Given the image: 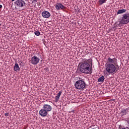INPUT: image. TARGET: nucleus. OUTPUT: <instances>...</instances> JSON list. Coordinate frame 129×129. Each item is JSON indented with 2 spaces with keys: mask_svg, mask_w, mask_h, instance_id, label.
Here are the masks:
<instances>
[{
  "mask_svg": "<svg viewBox=\"0 0 129 129\" xmlns=\"http://www.w3.org/2000/svg\"><path fill=\"white\" fill-rule=\"evenodd\" d=\"M75 87L79 90H84V89L86 87V83L84 79L78 80L75 83Z\"/></svg>",
  "mask_w": 129,
  "mask_h": 129,
  "instance_id": "obj_3",
  "label": "nucleus"
},
{
  "mask_svg": "<svg viewBox=\"0 0 129 129\" xmlns=\"http://www.w3.org/2000/svg\"><path fill=\"white\" fill-rule=\"evenodd\" d=\"M117 62V59L115 57L111 58L109 57L107 59V63L105 64V70L107 73L111 74L115 72L116 71L115 65Z\"/></svg>",
  "mask_w": 129,
  "mask_h": 129,
  "instance_id": "obj_1",
  "label": "nucleus"
},
{
  "mask_svg": "<svg viewBox=\"0 0 129 129\" xmlns=\"http://www.w3.org/2000/svg\"><path fill=\"white\" fill-rule=\"evenodd\" d=\"M61 94H62V92L59 91L57 95L55 97V102H57L59 101V99H60V96H61Z\"/></svg>",
  "mask_w": 129,
  "mask_h": 129,
  "instance_id": "obj_12",
  "label": "nucleus"
},
{
  "mask_svg": "<svg viewBox=\"0 0 129 129\" xmlns=\"http://www.w3.org/2000/svg\"><path fill=\"white\" fill-rule=\"evenodd\" d=\"M14 71H20L21 70V69H20V67H19V64L15 63V66L14 67Z\"/></svg>",
  "mask_w": 129,
  "mask_h": 129,
  "instance_id": "obj_13",
  "label": "nucleus"
},
{
  "mask_svg": "<svg viewBox=\"0 0 129 129\" xmlns=\"http://www.w3.org/2000/svg\"><path fill=\"white\" fill-rule=\"evenodd\" d=\"M129 112V107L126 108V109H123L120 112V114L121 116H123V115H126L128 114Z\"/></svg>",
  "mask_w": 129,
  "mask_h": 129,
  "instance_id": "obj_11",
  "label": "nucleus"
},
{
  "mask_svg": "<svg viewBox=\"0 0 129 129\" xmlns=\"http://www.w3.org/2000/svg\"><path fill=\"white\" fill-rule=\"evenodd\" d=\"M19 64L20 66H24L25 62H24L23 61H19Z\"/></svg>",
  "mask_w": 129,
  "mask_h": 129,
  "instance_id": "obj_18",
  "label": "nucleus"
},
{
  "mask_svg": "<svg viewBox=\"0 0 129 129\" xmlns=\"http://www.w3.org/2000/svg\"><path fill=\"white\" fill-rule=\"evenodd\" d=\"M15 4L19 8H23V7L26 6V2L24 0H16Z\"/></svg>",
  "mask_w": 129,
  "mask_h": 129,
  "instance_id": "obj_5",
  "label": "nucleus"
},
{
  "mask_svg": "<svg viewBox=\"0 0 129 129\" xmlns=\"http://www.w3.org/2000/svg\"><path fill=\"white\" fill-rule=\"evenodd\" d=\"M105 3H106V0H99V5H100V6L105 4Z\"/></svg>",
  "mask_w": 129,
  "mask_h": 129,
  "instance_id": "obj_16",
  "label": "nucleus"
},
{
  "mask_svg": "<svg viewBox=\"0 0 129 129\" xmlns=\"http://www.w3.org/2000/svg\"><path fill=\"white\" fill-rule=\"evenodd\" d=\"M129 23V13L122 15L121 20L119 21L120 25H126Z\"/></svg>",
  "mask_w": 129,
  "mask_h": 129,
  "instance_id": "obj_4",
  "label": "nucleus"
},
{
  "mask_svg": "<svg viewBox=\"0 0 129 129\" xmlns=\"http://www.w3.org/2000/svg\"><path fill=\"white\" fill-rule=\"evenodd\" d=\"M80 69L82 73H86L87 74L90 73L91 67H90V62L88 59H84L80 63Z\"/></svg>",
  "mask_w": 129,
  "mask_h": 129,
  "instance_id": "obj_2",
  "label": "nucleus"
},
{
  "mask_svg": "<svg viewBox=\"0 0 129 129\" xmlns=\"http://www.w3.org/2000/svg\"><path fill=\"white\" fill-rule=\"evenodd\" d=\"M5 115V116H9V115H10V114L9 113H6Z\"/></svg>",
  "mask_w": 129,
  "mask_h": 129,
  "instance_id": "obj_19",
  "label": "nucleus"
},
{
  "mask_svg": "<svg viewBox=\"0 0 129 129\" xmlns=\"http://www.w3.org/2000/svg\"><path fill=\"white\" fill-rule=\"evenodd\" d=\"M72 112H73V113H74V111H72Z\"/></svg>",
  "mask_w": 129,
  "mask_h": 129,
  "instance_id": "obj_22",
  "label": "nucleus"
},
{
  "mask_svg": "<svg viewBox=\"0 0 129 129\" xmlns=\"http://www.w3.org/2000/svg\"><path fill=\"white\" fill-rule=\"evenodd\" d=\"M125 12H126V10H125V9L119 10L117 11V15H119L120 14H124V13H125Z\"/></svg>",
  "mask_w": 129,
  "mask_h": 129,
  "instance_id": "obj_14",
  "label": "nucleus"
},
{
  "mask_svg": "<svg viewBox=\"0 0 129 129\" xmlns=\"http://www.w3.org/2000/svg\"><path fill=\"white\" fill-rule=\"evenodd\" d=\"M40 62V58L36 56H33L31 59V63L33 65H37Z\"/></svg>",
  "mask_w": 129,
  "mask_h": 129,
  "instance_id": "obj_6",
  "label": "nucleus"
},
{
  "mask_svg": "<svg viewBox=\"0 0 129 129\" xmlns=\"http://www.w3.org/2000/svg\"><path fill=\"white\" fill-rule=\"evenodd\" d=\"M42 108H44L47 112L52 111V106L48 104H43Z\"/></svg>",
  "mask_w": 129,
  "mask_h": 129,
  "instance_id": "obj_8",
  "label": "nucleus"
},
{
  "mask_svg": "<svg viewBox=\"0 0 129 129\" xmlns=\"http://www.w3.org/2000/svg\"><path fill=\"white\" fill-rule=\"evenodd\" d=\"M39 113L41 116L43 117H45L48 115V112L43 108L39 111Z\"/></svg>",
  "mask_w": 129,
  "mask_h": 129,
  "instance_id": "obj_9",
  "label": "nucleus"
},
{
  "mask_svg": "<svg viewBox=\"0 0 129 129\" xmlns=\"http://www.w3.org/2000/svg\"><path fill=\"white\" fill-rule=\"evenodd\" d=\"M3 8V5H0V9H2Z\"/></svg>",
  "mask_w": 129,
  "mask_h": 129,
  "instance_id": "obj_20",
  "label": "nucleus"
},
{
  "mask_svg": "<svg viewBox=\"0 0 129 129\" xmlns=\"http://www.w3.org/2000/svg\"><path fill=\"white\" fill-rule=\"evenodd\" d=\"M34 34L36 36H40V35H41V32L39 31H36L34 32Z\"/></svg>",
  "mask_w": 129,
  "mask_h": 129,
  "instance_id": "obj_17",
  "label": "nucleus"
},
{
  "mask_svg": "<svg viewBox=\"0 0 129 129\" xmlns=\"http://www.w3.org/2000/svg\"><path fill=\"white\" fill-rule=\"evenodd\" d=\"M105 79L104 76H102L99 79H98V82H103Z\"/></svg>",
  "mask_w": 129,
  "mask_h": 129,
  "instance_id": "obj_15",
  "label": "nucleus"
},
{
  "mask_svg": "<svg viewBox=\"0 0 129 129\" xmlns=\"http://www.w3.org/2000/svg\"><path fill=\"white\" fill-rule=\"evenodd\" d=\"M34 2H36V3H37V0H33V1L32 2V3H34Z\"/></svg>",
  "mask_w": 129,
  "mask_h": 129,
  "instance_id": "obj_21",
  "label": "nucleus"
},
{
  "mask_svg": "<svg viewBox=\"0 0 129 129\" xmlns=\"http://www.w3.org/2000/svg\"><path fill=\"white\" fill-rule=\"evenodd\" d=\"M43 18H48L51 17V14L50 12L46 11H44L41 14Z\"/></svg>",
  "mask_w": 129,
  "mask_h": 129,
  "instance_id": "obj_10",
  "label": "nucleus"
},
{
  "mask_svg": "<svg viewBox=\"0 0 129 129\" xmlns=\"http://www.w3.org/2000/svg\"><path fill=\"white\" fill-rule=\"evenodd\" d=\"M55 8L57 11H60V10H65V6L62 5V3H56Z\"/></svg>",
  "mask_w": 129,
  "mask_h": 129,
  "instance_id": "obj_7",
  "label": "nucleus"
},
{
  "mask_svg": "<svg viewBox=\"0 0 129 129\" xmlns=\"http://www.w3.org/2000/svg\"><path fill=\"white\" fill-rule=\"evenodd\" d=\"M12 2H15V0H12Z\"/></svg>",
  "mask_w": 129,
  "mask_h": 129,
  "instance_id": "obj_23",
  "label": "nucleus"
}]
</instances>
